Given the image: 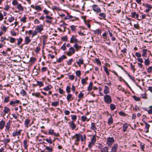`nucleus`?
<instances>
[{
    "mask_svg": "<svg viewBox=\"0 0 152 152\" xmlns=\"http://www.w3.org/2000/svg\"><path fill=\"white\" fill-rule=\"evenodd\" d=\"M96 134L94 135L93 136V137L91 139V141L95 143L96 141Z\"/></svg>",
    "mask_w": 152,
    "mask_h": 152,
    "instance_id": "864d4df0",
    "label": "nucleus"
},
{
    "mask_svg": "<svg viewBox=\"0 0 152 152\" xmlns=\"http://www.w3.org/2000/svg\"><path fill=\"white\" fill-rule=\"evenodd\" d=\"M77 26H75L74 25H71L70 26V27L71 28V30L72 32H75L76 30V29Z\"/></svg>",
    "mask_w": 152,
    "mask_h": 152,
    "instance_id": "7c9ffc66",
    "label": "nucleus"
},
{
    "mask_svg": "<svg viewBox=\"0 0 152 152\" xmlns=\"http://www.w3.org/2000/svg\"><path fill=\"white\" fill-rule=\"evenodd\" d=\"M109 149V147H108L105 146L101 148L100 151L101 152H108V150Z\"/></svg>",
    "mask_w": 152,
    "mask_h": 152,
    "instance_id": "6ab92c4d",
    "label": "nucleus"
},
{
    "mask_svg": "<svg viewBox=\"0 0 152 152\" xmlns=\"http://www.w3.org/2000/svg\"><path fill=\"white\" fill-rule=\"evenodd\" d=\"M20 102V101L19 100H15V101H11L10 103V105H15L16 104H18Z\"/></svg>",
    "mask_w": 152,
    "mask_h": 152,
    "instance_id": "412c9836",
    "label": "nucleus"
},
{
    "mask_svg": "<svg viewBox=\"0 0 152 152\" xmlns=\"http://www.w3.org/2000/svg\"><path fill=\"white\" fill-rule=\"evenodd\" d=\"M10 141V138L5 139L3 140L2 141L5 145H6L7 143H9Z\"/></svg>",
    "mask_w": 152,
    "mask_h": 152,
    "instance_id": "37998d69",
    "label": "nucleus"
},
{
    "mask_svg": "<svg viewBox=\"0 0 152 152\" xmlns=\"http://www.w3.org/2000/svg\"><path fill=\"white\" fill-rule=\"evenodd\" d=\"M37 129V126H34L28 130V132L31 137H33L36 134V130Z\"/></svg>",
    "mask_w": 152,
    "mask_h": 152,
    "instance_id": "f257e3e1",
    "label": "nucleus"
},
{
    "mask_svg": "<svg viewBox=\"0 0 152 152\" xmlns=\"http://www.w3.org/2000/svg\"><path fill=\"white\" fill-rule=\"evenodd\" d=\"M68 37L66 35H65L64 36L62 37L61 38V40L63 41H67L68 40Z\"/></svg>",
    "mask_w": 152,
    "mask_h": 152,
    "instance_id": "de8ad7c7",
    "label": "nucleus"
},
{
    "mask_svg": "<svg viewBox=\"0 0 152 152\" xmlns=\"http://www.w3.org/2000/svg\"><path fill=\"white\" fill-rule=\"evenodd\" d=\"M41 48L39 47H37L35 50V52L36 53H38L40 50Z\"/></svg>",
    "mask_w": 152,
    "mask_h": 152,
    "instance_id": "338daca9",
    "label": "nucleus"
},
{
    "mask_svg": "<svg viewBox=\"0 0 152 152\" xmlns=\"http://www.w3.org/2000/svg\"><path fill=\"white\" fill-rule=\"evenodd\" d=\"M73 47L75 49L76 51L77 52L82 48V46L79 45L77 43L74 44L73 46Z\"/></svg>",
    "mask_w": 152,
    "mask_h": 152,
    "instance_id": "1a4fd4ad",
    "label": "nucleus"
},
{
    "mask_svg": "<svg viewBox=\"0 0 152 152\" xmlns=\"http://www.w3.org/2000/svg\"><path fill=\"white\" fill-rule=\"evenodd\" d=\"M128 125L126 123L124 124L123 126V131L124 132H126L128 127Z\"/></svg>",
    "mask_w": 152,
    "mask_h": 152,
    "instance_id": "473e14b6",
    "label": "nucleus"
},
{
    "mask_svg": "<svg viewBox=\"0 0 152 152\" xmlns=\"http://www.w3.org/2000/svg\"><path fill=\"white\" fill-rule=\"evenodd\" d=\"M52 88L51 85H49L44 88V90L45 91H48Z\"/></svg>",
    "mask_w": 152,
    "mask_h": 152,
    "instance_id": "79ce46f5",
    "label": "nucleus"
},
{
    "mask_svg": "<svg viewBox=\"0 0 152 152\" xmlns=\"http://www.w3.org/2000/svg\"><path fill=\"white\" fill-rule=\"evenodd\" d=\"M84 60L83 58L82 57H80V58L78 59V61L76 62L77 64L79 66H80L81 65L84 64Z\"/></svg>",
    "mask_w": 152,
    "mask_h": 152,
    "instance_id": "9b49d317",
    "label": "nucleus"
},
{
    "mask_svg": "<svg viewBox=\"0 0 152 152\" xmlns=\"http://www.w3.org/2000/svg\"><path fill=\"white\" fill-rule=\"evenodd\" d=\"M88 79V77H86L85 78H83L81 80V83L84 85L86 83V81Z\"/></svg>",
    "mask_w": 152,
    "mask_h": 152,
    "instance_id": "72a5a7b5",
    "label": "nucleus"
},
{
    "mask_svg": "<svg viewBox=\"0 0 152 152\" xmlns=\"http://www.w3.org/2000/svg\"><path fill=\"white\" fill-rule=\"evenodd\" d=\"M22 130H19L18 132H13L12 134V136L15 137L17 136L20 135L21 133Z\"/></svg>",
    "mask_w": 152,
    "mask_h": 152,
    "instance_id": "4468645a",
    "label": "nucleus"
},
{
    "mask_svg": "<svg viewBox=\"0 0 152 152\" xmlns=\"http://www.w3.org/2000/svg\"><path fill=\"white\" fill-rule=\"evenodd\" d=\"M81 135L82 134H80V133L76 134L73 137L72 139H73L75 138L76 140H75V142H78L80 141Z\"/></svg>",
    "mask_w": 152,
    "mask_h": 152,
    "instance_id": "0eeeda50",
    "label": "nucleus"
},
{
    "mask_svg": "<svg viewBox=\"0 0 152 152\" xmlns=\"http://www.w3.org/2000/svg\"><path fill=\"white\" fill-rule=\"evenodd\" d=\"M95 61L98 65H100L101 64V62L99 58H96L95 59Z\"/></svg>",
    "mask_w": 152,
    "mask_h": 152,
    "instance_id": "3c124183",
    "label": "nucleus"
},
{
    "mask_svg": "<svg viewBox=\"0 0 152 152\" xmlns=\"http://www.w3.org/2000/svg\"><path fill=\"white\" fill-rule=\"evenodd\" d=\"M66 99L69 102L73 100L74 98L72 97V96H67Z\"/></svg>",
    "mask_w": 152,
    "mask_h": 152,
    "instance_id": "49530a36",
    "label": "nucleus"
},
{
    "mask_svg": "<svg viewBox=\"0 0 152 152\" xmlns=\"http://www.w3.org/2000/svg\"><path fill=\"white\" fill-rule=\"evenodd\" d=\"M66 58L67 57L66 56L64 55H63L61 57L59 58L57 61V62L58 63H60L63 60L66 59Z\"/></svg>",
    "mask_w": 152,
    "mask_h": 152,
    "instance_id": "f8f14e48",
    "label": "nucleus"
},
{
    "mask_svg": "<svg viewBox=\"0 0 152 152\" xmlns=\"http://www.w3.org/2000/svg\"><path fill=\"white\" fill-rule=\"evenodd\" d=\"M14 17L13 16L9 18V19L8 20V21L10 22L11 23L14 20Z\"/></svg>",
    "mask_w": 152,
    "mask_h": 152,
    "instance_id": "774afa93",
    "label": "nucleus"
},
{
    "mask_svg": "<svg viewBox=\"0 0 152 152\" xmlns=\"http://www.w3.org/2000/svg\"><path fill=\"white\" fill-rule=\"evenodd\" d=\"M95 143V142L91 141V142L89 143L88 145V147L90 149H91L92 147V145H94Z\"/></svg>",
    "mask_w": 152,
    "mask_h": 152,
    "instance_id": "603ef678",
    "label": "nucleus"
},
{
    "mask_svg": "<svg viewBox=\"0 0 152 152\" xmlns=\"http://www.w3.org/2000/svg\"><path fill=\"white\" fill-rule=\"evenodd\" d=\"M35 10L38 11H41L42 8L39 5H36Z\"/></svg>",
    "mask_w": 152,
    "mask_h": 152,
    "instance_id": "a18cd8bd",
    "label": "nucleus"
},
{
    "mask_svg": "<svg viewBox=\"0 0 152 152\" xmlns=\"http://www.w3.org/2000/svg\"><path fill=\"white\" fill-rule=\"evenodd\" d=\"M131 69L132 70L134 73L135 71V69L134 68L135 67L134 65H133L132 63L130 64Z\"/></svg>",
    "mask_w": 152,
    "mask_h": 152,
    "instance_id": "5fc2aeb1",
    "label": "nucleus"
},
{
    "mask_svg": "<svg viewBox=\"0 0 152 152\" xmlns=\"http://www.w3.org/2000/svg\"><path fill=\"white\" fill-rule=\"evenodd\" d=\"M30 120L29 119H26L25 121V125L26 127L28 128V125L30 122Z\"/></svg>",
    "mask_w": 152,
    "mask_h": 152,
    "instance_id": "393cba45",
    "label": "nucleus"
},
{
    "mask_svg": "<svg viewBox=\"0 0 152 152\" xmlns=\"http://www.w3.org/2000/svg\"><path fill=\"white\" fill-rule=\"evenodd\" d=\"M99 16L101 17H99V18L100 19H102V18L104 19H105L106 17V14L104 13H100L99 14Z\"/></svg>",
    "mask_w": 152,
    "mask_h": 152,
    "instance_id": "4be33fe9",
    "label": "nucleus"
},
{
    "mask_svg": "<svg viewBox=\"0 0 152 152\" xmlns=\"http://www.w3.org/2000/svg\"><path fill=\"white\" fill-rule=\"evenodd\" d=\"M31 42V39L28 36H27L25 37L24 39V42L23 44L27 45L28 44Z\"/></svg>",
    "mask_w": 152,
    "mask_h": 152,
    "instance_id": "9d476101",
    "label": "nucleus"
},
{
    "mask_svg": "<svg viewBox=\"0 0 152 152\" xmlns=\"http://www.w3.org/2000/svg\"><path fill=\"white\" fill-rule=\"evenodd\" d=\"M77 35H72L70 39V42L71 43H77L78 42V39L77 38Z\"/></svg>",
    "mask_w": 152,
    "mask_h": 152,
    "instance_id": "20e7f679",
    "label": "nucleus"
},
{
    "mask_svg": "<svg viewBox=\"0 0 152 152\" xmlns=\"http://www.w3.org/2000/svg\"><path fill=\"white\" fill-rule=\"evenodd\" d=\"M113 123V119L112 117H110L109 118L108 120V124H111Z\"/></svg>",
    "mask_w": 152,
    "mask_h": 152,
    "instance_id": "c9c22d12",
    "label": "nucleus"
},
{
    "mask_svg": "<svg viewBox=\"0 0 152 152\" xmlns=\"http://www.w3.org/2000/svg\"><path fill=\"white\" fill-rule=\"evenodd\" d=\"M73 60V58L70 59L67 62V64L69 66L71 65Z\"/></svg>",
    "mask_w": 152,
    "mask_h": 152,
    "instance_id": "680f3d73",
    "label": "nucleus"
},
{
    "mask_svg": "<svg viewBox=\"0 0 152 152\" xmlns=\"http://www.w3.org/2000/svg\"><path fill=\"white\" fill-rule=\"evenodd\" d=\"M117 147L118 145L117 144H114L111 148V152H117Z\"/></svg>",
    "mask_w": 152,
    "mask_h": 152,
    "instance_id": "dca6fc26",
    "label": "nucleus"
},
{
    "mask_svg": "<svg viewBox=\"0 0 152 152\" xmlns=\"http://www.w3.org/2000/svg\"><path fill=\"white\" fill-rule=\"evenodd\" d=\"M150 63V61L149 60V58H147L145 59L144 61L145 65V66H148Z\"/></svg>",
    "mask_w": 152,
    "mask_h": 152,
    "instance_id": "2f4dec72",
    "label": "nucleus"
},
{
    "mask_svg": "<svg viewBox=\"0 0 152 152\" xmlns=\"http://www.w3.org/2000/svg\"><path fill=\"white\" fill-rule=\"evenodd\" d=\"M114 141V140L113 137H109L107 139L106 143L108 145V146L111 147Z\"/></svg>",
    "mask_w": 152,
    "mask_h": 152,
    "instance_id": "423d86ee",
    "label": "nucleus"
},
{
    "mask_svg": "<svg viewBox=\"0 0 152 152\" xmlns=\"http://www.w3.org/2000/svg\"><path fill=\"white\" fill-rule=\"evenodd\" d=\"M102 30L99 29H97L95 30H93V31L95 34H100L102 32Z\"/></svg>",
    "mask_w": 152,
    "mask_h": 152,
    "instance_id": "a211bd4d",
    "label": "nucleus"
},
{
    "mask_svg": "<svg viewBox=\"0 0 152 152\" xmlns=\"http://www.w3.org/2000/svg\"><path fill=\"white\" fill-rule=\"evenodd\" d=\"M93 85V83L92 82H90L88 88V91H90L91 90Z\"/></svg>",
    "mask_w": 152,
    "mask_h": 152,
    "instance_id": "ea45409f",
    "label": "nucleus"
},
{
    "mask_svg": "<svg viewBox=\"0 0 152 152\" xmlns=\"http://www.w3.org/2000/svg\"><path fill=\"white\" fill-rule=\"evenodd\" d=\"M144 122L145 124V128L147 129L146 131V132L148 133L149 132V129L150 126V125L149 124H148L147 122L145 121H144Z\"/></svg>",
    "mask_w": 152,
    "mask_h": 152,
    "instance_id": "a878e982",
    "label": "nucleus"
},
{
    "mask_svg": "<svg viewBox=\"0 0 152 152\" xmlns=\"http://www.w3.org/2000/svg\"><path fill=\"white\" fill-rule=\"evenodd\" d=\"M16 8H17L19 11H23L24 10L23 8L20 4H18Z\"/></svg>",
    "mask_w": 152,
    "mask_h": 152,
    "instance_id": "f3484780",
    "label": "nucleus"
},
{
    "mask_svg": "<svg viewBox=\"0 0 152 152\" xmlns=\"http://www.w3.org/2000/svg\"><path fill=\"white\" fill-rule=\"evenodd\" d=\"M95 123H92L91 124V129L94 131L95 133H96V130L97 129V128L95 125Z\"/></svg>",
    "mask_w": 152,
    "mask_h": 152,
    "instance_id": "2eb2a0df",
    "label": "nucleus"
},
{
    "mask_svg": "<svg viewBox=\"0 0 152 152\" xmlns=\"http://www.w3.org/2000/svg\"><path fill=\"white\" fill-rule=\"evenodd\" d=\"M76 76L78 77H80L81 75V71L80 70H78L76 72Z\"/></svg>",
    "mask_w": 152,
    "mask_h": 152,
    "instance_id": "13d9d810",
    "label": "nucleus"
},
{
    "mask_svg": "<svg viewBox=\"0 0 152 152\" xmlns=\"http://www.w3.org/2000/svg\"><path fill=\"white\" fill-rule=\"evenodd\" d=\"M48 70V68L46 67H43L42 68H41V72L42 73H44V72H46Z\"/></svg>",
    "mask_w": 152,
    "mask_h": 152,
    "instance_id": "c03bdc74",
    "label": "nucleus"
},
{
    "mask_svg": "<svg viewBox=\"0 0 152 152\" xmlns=\"http://www.w3.org/2000/svg\"><path fill=\"white\" fill-rule=\"evenodd\" d=\"M109 87L107 86H105L104 89V94H107L109 93Z\"/></svg>",
    "mask_w": 152,
    "mask_h": 152,
    "instance_id": "c756f323",
    "label": "nucleus"
},
{
    "mask_svg": "<svg viewBox=\"0 0 152 152\" xmlns=\"http://www.w3.org/2000/svg\"><path fill=\"white\" fill-rule=\"evenodd\" d=\"M36 85L39 86V87H42L44 86V84L41 81H37V84Z\"/></svg>",
    "mask_w": 152,
    "mask_h": 152,
    "instance_id": "4c0bfd02",
    "label": "nucleus"
},
{
    "mask_svg": "<svg viewBox=\"0 0 152 152\" xmlns=\"http://www.w3.org/2000/svg\"><path fill=\"white\" fill-rule=\"evenodd\" d=\"M91 7L93 10L94 12H96V14L101 12V9L98 5L96 4H94Z\"/></svg>",
    "mask_w": 152,
    "mask_h": 152,
    "instance_id": "7ed1b4c3",
    "label": "nucleus"
},
{
    "mask_svg": "<svg viewBox=\"0 0 152 152\" xmlns=\"http://www.w3.org/2000/svg\"><path fill=\"white\" fill-rule=\"evenodd\" d=\"M66 43H65L63 44L62 46L61 47V49L63 51H65L66 49Z\"/></svg>",
    "mask_w": 152,
    "mask_h": 152,
    "instance_id": "8fccbe9b",
    "label": "nucleus"
},
{
    "mask_svg": "<svg viewBox=\"0 0 152 152\" xmlns=\"http://www.w3.org/2000/svg\"><path fill=\"white\" fill-rule=\"evenodd\" d=\"M44 140H46V141L49 144H52L53 142V141L52 140L50 139H44Z\"/></svg>",
    "mask_w": 152,
    "mask_h": 152,
    "instance_id": "052dcab7",
    "label": "nucleus"
},
{
    "mask_svg": "<svg viewBox=\"0 0 152 152\" xmlns=\"http://www.w3.org/2000/svg\"><path fill=\"white\" fill-rule=\"evenodd\" d=\"M35 30L39 33H41L43 29V26L42 24L37 26L35 28Z\"/></svg>",
    "mask_w": 152,
    "mask_h": 152,
    "instance_id": "6e6552de",
    "label": "nucleus"
},
{
    "mask_svg": "<svg viewBox=\"0 0 152 152\" xmlns=\"http://www.w3.org/2000/svg\"><path fill=\"white\" fill-rule=\"evenodd\" d=\"M116 108L115 105L113 104H110V108L111 110H114Z\"/></svg>",
    "mask_w": 152,
    "mask_h": 152,
    "instance_id": "6e6d98bb",
    "label": "nucleus"
},
{
    "mask_svg": "<svg viewBox=\"0 0 152 152\" xmlns=\"http://www.w3.org/2000/svg\"><path fill=\"white\" fill-rule=\"evenodd\" d=\"M104 102L106 104H110L112 102V99L110 96H104Z\"/></svg>",
    "mask_w": 152,
    "mask_h": 152,
    "instance_id": "39448f33",
    "label": "nucleus"
},
{
    "mask_svg": "<svg viewBox=\"0 0 152 152\" xmlns=\"http://www.w3.org/2000/svg\"><path fill=\"white\" fill-rule=\"evenodd\" d=\"M16 39L15 38L10 37V43H13L15 42Z\"/></svg>",
    "mask_w": 152,
    "mask_h": 152,
    "instance_id": "4d7b16f0",
    "label": "nucleus"
},
{
    "mask_svg": "<svg viewBox=\"0 0 152 152\" xmlns=\"http://www.w3.org/2000/svg\"><path fill=\"white\" fill-rule=\"evenodd\" d=\"M5 124V121L2 120L0 122V129H2L4 127Z\"/></svg>",
    "mask_w": 152,
    "mask_h": 152,
    "instance_id": "c85d7f7f",
    "label": "nucleus"
},
{
    "mask_svg": "<svg viewBox=\"0 0 152 152\" xmlns=\"http://www.w3.org/2000/svg\"><path fill=\"white\" fill-rule=\"evenodd\" d=\"M12 3L13 5L15 6L18 4V2L17 0H13L12 1Z\"/></svg>",
    "mask_w": 152,
    "mask_h": 152,
    "instance_id": "69168bd1",
    "label": "nucleus"
},
{
    "mask_svg": "<svg viewBox=\"0 0 152 152\" xmlns=\"http://www.w3.org/2000/svg\"><path fill=\"white\" fill-rule=\"evenodd\" d=\"M103 67L104 69V70L105 72L106 73L108 76L109 75L110 73L108 72V68L104 66H103Z\"/></svg>",
    "mask_w": 152,
    "mask_h": 152,
    "instance_id": "58836bf2",
    "label": "nucleus"
},
{
    "mask_svg": "<svg viewBox=\"0 0 152 152\" xmlns=\"http://www.w3.org/2000/svg\"><path fill=\"white\" fill-rule=\"evenodd\" d=\"M23 144H24V147L25 149H26L27 147V141L26 140H25L23 141Z\"/></svg>",
    "mask_w": 152,
    "mask_h": 152,
    "instance_id": "e2e57ef3",
    "label": "nucleus"
},
{
    "mask_svg": "<svg viewBox=\"0 0 152 152\" xmlns=\"http://www.w3.org/2000/svg\"><path fill=\"white\" fill-rule=\"evenodd\" d=\"M75 49L73 47H71L69 48L68 51H66L65 53L69 56H72V55L74 54L75 52Z\"/></svg>",
    "mask_w": 152,
    "mask_h": 152,
    "instance_id": "f03ea898",
    "label": "nucleus"
},
{
    "mask_svg": "<svg viewBox=\"0 0 152 152\" xmlns=\"http://www.w3.org/2000/svg\"><path fill=\"white\" fill-rule=\"evenodd\" d=\"M69 126L72 130L74 129L76 127V125L74 124L73 121H72L70 122Z\"/></svg>",
    "mask_w": 152,
    "mask_h": 152,
    "instance_id": "5701e85b",
    "label": "nucleus"
},
{
    "mask_svg": "<svg viewBox=\"0 0 152 152\" xmlns=\"http://www.w3.org/2000/svg\"><path fill=\"white\" fill-rule=\"evenodd\" d=\"M147 49H143L142 50V56L143 57V58L147 56Z\"/></svg>",
    "mask_w": 152,
    "mask_h": 152,
    "instance_id": "b1692460",
    "label": "nucleus"
},
{
    "mask_svg": "<svg viewBox=\"0 0 152 152\" xmlns=\"http://www.w3.org/2000/svg\"><path fill=\"white\" fill-rule=\"evenodd\" d=\"M59 104V102L58 101H56L52 102L51 105L54 107H56L58 106Z\"/></svg>",
    "mask_w": 152,
    "mask_h": 152,
    "instance_id": "a19ab883",
    "label": "nucleus"
},
{
    "mask_svg": "<svg viewBox=\"0 0 152 152\" xmlns=\"http://www.w3.org/2000/svg\"><path fill=\"white\" fill-rule=\"evenodd\" d=\"M142 5L143 6L147 8L150 9H151L152 8V5L149 4L148 3L145 4V3H143L142 4Z\"/></svg>",
    "mask_w": 152,
    "mask_h": 152,
    "instance_id": "bb28decb",
    "label": "nucleus"
},
{
    "mask_svg": "<svg viewBox=\"0 0 152 152\" xmlns=\"http://www.w3.org/2000/svg\"><path fill=\"white\" fill-rule=\"evenodd\" d=\"M10 97L9 96H6L5 97L4 101L5 103H7L9 101Z\"/></svg>",
    "mask_w": 152,
    "mask_h": 152,
    "instance_id": "bf43d9fd",
    "label": "nucleus"
},
{
    "mask_svg": "<svg viewBox=\"0 0 152 152\" xmlns=\"http://www.w3.org/2000/svg\"><path fill=\"white\" fill-rule=\"evenodd\" d=\"M16 40L18 41L17 45L18 46H19L23 42V39L21 37H20L19 38L16 39Z\"/></svg>",
    "mask_w": 152,
    "mask_h": 152,
    "instance_id": "aec40b11",
    "label": "nucleus"
},
{
    "mask_svg": "<svg viewBox=\"0 0 152 152\" xmlns=\"http://www.w3.org/2000/svg\"><path fill=\"white\" fill-rule=\"evenodd\" d=\"M42 37L43 39V43L44 45H45L47 41L48 36L44 35L42 36Z\"/></svg>",
    "mask_w": 152,
    "mask_h": 152,
    "instance_id": "cd10ccee",
    "label": "nucleus"
},
{
    "mask_svg": "<svg viewBox=\"0 0 152 152\" xmlns=\"http://www.w3.org/2000/svg\"><path fill=\"white\" fill-rule=\"evenodd\" d=\"M10 121H9L6 124L5 126V131L7 132H9L10 128Z\"/></svg>",
    "mask_w": 152,
    "mask_h": 152,
    "instance_id": "ddd939ff",
    "label": "nucleus"
},
{
    "mask_svg": "<svg viewBox=\"0 0 152 152\" xmlns=\"http://www.w3.org/2000/svg\"><path fill=\"white\" fill-rule=\"evenodd\" d=\"M36 59L34 57H31L30 59V61L32 63H34L36 62Z\"/></svg>",
    "mask_w": 152,
    "mask_h": 152,
    "instance_id": "0e129e2a",
    "label": "nucleus"
},
{
    "mask_svg": "<svg viewBox=\"0 0 152 152\" xmlns=\"http://www.w3.org/2000/svg\"><path fill=\"white\" fill-rule=\"evenodd\" d=\"M54 131L53 129H51L49 130V131L48 132V134H54L55 135H56V133H54Z\"/></svg>",
    "mask_w": 152,
    "mask_h": 152,
    "instance_id": "09e8293b",
    "label": "nucleus"
},
{
    "mask_svg": "<svg viewBox=\"0 0 152 152\" xmlns=\"http://www.w3.org/2000/svg\"><path fill=\"white\" fill-rule=\"evenodd\" d=\"M44 146L45 147V150L48 151V152H52L53 150V148L52 147H50L49 146H46L45 145H44Z\"/></svg>",
    "mask_w": 152,
    "mask_h": 152,
    "instance_id": "f704fd0d",
    "label": "nucleus"
},
{
    "mask_svg": "<svg viewBox=\"0 0 152 152\" xmlns=\"http://www.w3.org/2000/svg\"><path fill=\"white\" fill-rule=\"evenodd\" d=\"M10 110V109L8 107H7L6 106L4 107L3 111L4 113L6 114L8 113Z\"/></svg>",
    "mask_w": 152,
    "mask_h": 152,
    "instance_id": "e433bc0d",
    "label": "nucleus"
}]
</instances>
